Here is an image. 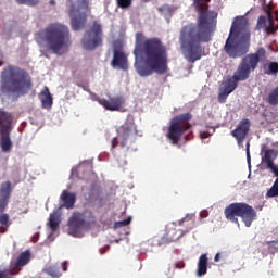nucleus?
I'll return each mask as SVG.
<instances>
[{"mask_svg": "<svg viewBox=\"0 0 278 278\" xmlns=\"http://www.w3.org/2000/svg\"><path fill=\"white\" fill-rule=\"evenodd\" d=\"M210 0H193V5L199 12L198 25L189 24L180 33V43L185 60L197 62L201 60L203 50L200 42H210L216 29V12L207 11Z\"/></svg>", "mask_w": 278, "mask_h": 278, "instance_id": "obj_1", "label": "nucleus"}, {"mask_svg": "<svg viewBox=\"0 0 278 278\" xmlns=\"http://www.w3.org/2000/svg\"><path fill=\"white\" fill-rule=\"evenodd\" d=\"M135 71L139 77H149L152 73L164 75L168 71V54L166 46L159 38H144L141 33L136 34Z\"/></svg>", "mask_w": 278, "mask_h": 278, "instance_id": "obj_2", "label": "nucleus"}, {"mask_svg": "<svg viewBox=\"0 0 278 278\" xmlns=\"http://www.w3.org/2000/svg\"><path fill=\"white\" fill-rule=\"evenodd\" d=\"M36 42L41 51L64 55L71 47V31L62 23H51L36 34Z\"/></svg>", "mask_w": 278, "mask_h": 278, "instance_id": "obj_3", "label": "nucleus"}, {"mask_svg": "<svg viewBox=\"0 0 278 278\" xmlns=\"http://www.w3.org/2000/svg\"><path fill=\"white\" fill-rule=\"evenodd\" d=\"M251 47V30L249 29V21L244 16L235 17L230 34L226 40L225 51L229 58H242L249 53Z\"/></svg>", "mask_w": 278, "mask_h": 278, "instance_id": "obj_4", "label": "nucleus"}, {"mask_svg": "<svg viewBox=\"0 0 278 278\" xmlns=\"http://www.w3.org/2000/svg\"><path fill=\"white\" fill-rule=\"evenodd\" d=\"M29 90H31V78L25 71L12 65L3 70L1 73V92L4 97L14 101Z\"/></svg>", "mask_w": 278, "mask_h": 278, "instance_id": "obj_5", "label": "nucleus"}, {"mask_svg": "<svg viewBox=\"0 0 278 278\" xmlns=\"http://www.w3.org/2000/svg\"><path fill=\"white\" fill-rule=\"evenodd\" d=\"M75 199L77 195L75 193H71L68 191H63L61 194V200L63 204L55 208L52 213H50L48 222L46 223V231L48 236V240L53 242L56 236H60V224L62 223V210L64 207L66 210H72L75 205Z\"/></svg>", "mask_w": 278, "mask_h": 278, "instance_id": "obj_6", "label": "nucleus"}, {"mask_svg": "<svg viewBox=\"0 0 278 278\" xmlns=\"http://www.w3.org/2000/svg\"><path fill=\"white\" fill-rule=\"evenodd\" d=\"M266 60V49L258 48L255 53L247 54L235 72V79L247 81L260 62Z\"/></svg>", "mask_w": 278, "mask_h": 278, "instance_id": "obj_7", "label": "nucleus"}, {"mask_svg": "<svg viewBox=\"0 0 278 278\" xmlns=\"http://www.w3.org/2000/svg\"><path fill=\"white\" fill-rule=\"evenodd\" d=\"M225 216L227 220L236 223L238 227H240V224L238 223L237 216H240L242 218L245 227H251V223H253V220H255L256 218L255 210L245 203L230 204L228 207L225 208Z\"/></svg>", "mask_w": 278, "mask_h": 278, "instance_id": "obj_8", "label": "nucleus"}, {"mask_svg": "<svg viewBox=\"0 0 278 278\" xmlns=\"http://www.w3.org/2000/svg\"><path fill=\"white\" fill-rule=\"evenodd\" d=\"M71 25L74 31H79L86 27V11L88 10V0H68Z\"/></svg>", "mask_w": 278, "mask_h": 278, "instance_id": "obj_9", "label": "nucleus"}, {"mask_svg": "<svg viewBox=\"0 0 278 278\" xmlns=\"http://www.w3.org/2000/svg\"><path fill=\"white\" fill-rule=\"evenodd\" d=\"M103 42V28L98 22H93L85 31L81 45L87 51H93Z\"/></svg>", "mask_w": 278, "mask_h": 278, "instance_id": "obj_10", "label": "nucleus"}, {"mask_svg": "<svg viewBox=\"0 0 278 278\" xmlns=\"http://www.w3.org/2000/svg\"><path fill=\"white\" fill-rule=\"evenodd\" d=\"M184 121H190V113H185L172 119L167 130V138L172 144H177L184 132L190 129V124L184 123Z\"/></svg>", "mask_w": 278, "mask_h": 278, "instance_id": "obj_11", "label": "nucleus"}, {"mask_svg": "<svg viewBox=\"0 0 278 278\" xmlns=\"http://www.w3.org/2000/svg\"><path fill=\"white\" fill-rule=\"evenodd\" d=\"M67 233L73 238H84V233L88 231L90 222L86 218V215L81 213H74L67 223Z\"/></svg>", "mask_w": 278, "mask_h": 278, "instance_id": "obj_12", "label": "nucleus"}, {"mask_svg": "<svg viewBox=\"0 0 278 278\" xmlns=\"http://www.w3.org/2000/svg\"><path fill=\"white\" fill-rule=\"evenodd\" d=\"M118 136L112 140V147L121 144V147H129L134 142V136H136V125H134V119L128 118L127 123L118 128Z\"/></svg>", "mask_w": 278, "mask_h": 278, "instance_id": "obj_13", "label": "nucleus"}, {"mask_svg": "<svg viewBox=\"0 0 278 278\" xmlns=\"http://www.w3.org/2000/svg\"><path fill=\"white\" fill-rule=\"evenodd\" d=\"M124 47V40H116L113 43V59L111 61V66L117 71H127V68H129L127 54H125V50H123Z\"/></svg>", "mask_w": 278, "mask_h": 278, "instance_id": "obj_14", "label": "nucleus"}, {"mask_svg": "<svg viewBox=\"0 0 278 278\" xmlns=\"http://www.w3.org/2000/svg\"><path fill=\"white\" fill-rule=\"evenodd\" d=\"M278 150L267 149L264 152V156L262 157L263 164H266L267 168H270L271 173L277 177L271 188L267 191V197L273 195L278 189V166L275 165V160H277Z\"/></svg>", "mask_w": 278, "mask_h": 278, "instance_id": "obj_15", "label": "nucleus"}, {"mask_svg": "<svg viewBox=\"0 0 278 278\" xmlns=\"http://www.w3.org/2000/svg\"><path fill=\"white\" fill-rule=\"evenodd\" d=\"M238 81H242V80L236 79V73L233 74L232 77L224 78L222 86L219 88V94H218L219 103H225V101H227V97H229L231 92H233V90L238 88Z\"/></svg>", "mask_w": 278, "mask_h": 278, "instance_id": "obj_16", "label": "nucleus"}, {"mask_svg": "<svg viewBox=\"0 0 278 278\" xmlns=\"http://www.w3.org/2000/svg\"><path fill=\"white\" fill-rule=\"evenodd\" d=\"M98 103L103 105L105 110H110L111 112H121L123 106L125 105V98L123 96H114L110 97L108 100L99 99Z\"/></svg>", "mask_w": 278, "mask_h": 278, "instance_id": "obj_17", "label": "nucleus"}, {"mask_svg": "<svg viewBox=\"0 0 278 278\" xmlns=\"http://www.w3.org/2000/svg\"><path fill=\"white\" fill-rule=\"evenodd\" d=\"M249 127H251L249 119H242L237 128L232 131V136L236 138L239 147H242V142H244V138H247V134H249Z\"/></svg>", "mask_w": 278, "mask_h": 278, "instance_id": "obj_18", "label": "nucleus"}, {"mask_svg": "<svg viewBox=\"0 0 278 278\" xmlns=\"http://www.w3.org/2000/svg\"><path fill=\"white\" fill-rule=\"evenodd\" d=\"M267 20L265 16H261L258 18L257 28L265 29L267 34H275V24L273 20V13H270V11H267Z\"/></svg>", "mask_w": 278, "mask_h": 278, "instance_id": "obj_19", "label": "nucleus"}, {"mask_svg": "<svg viewBox=\"0 0 278 278\" xmlns=\"http://www.w3.org/2000/svg\"><path fill=\"white\" fill-rule=\"evenodd\" d=\"M39 100L41 102V108L45 110H51L53 106V96H51L49 87H43V90L39 93Z\"/></svg>", "mask_w": 278, "mask_h": 278, "instance_id": "obj_20", "label": "nucleus"}, {"mask_svg": "<svg viewBox=\"0 0 278 278\" xmlns=\"http://www.w3.org/2000/svg\"><path fill=\"white\" fill-rule=\"evenodd\" d=\"M1 131H10L12 129V115L5 111L0 112Z\"/></svg>", "mask_w": 278, "mask_h": 278, "instance_id": "obj_21", "label": "nucleus"}, {"mask_svg": "<svg viewBox=\"0 0 278 278\" xmlns=\"http://www.w3.org/2000/svg\"><path fill=\"white\" fill-rule=\"evenodd\" d=\"M0 147L3 153H8L12 149V140H10V130L1 131V142Z\"/></svg>", "mask_w": 278, "mask_h": 278, "instance_id": "obj_22", "label": "nucleus"}, {"mask_svg": "<svg viewBox=\"0 0 278 278\" xmlns=\"http://www.w3.org/2000/svg\"><path fill=\"white\" fill-rule=\"evenodd\" d=\"M197 275L199 277H203L207 275V255L206 254H202L199 258Z\"/></svg>", "mask_w": 278, "mask_h": 278, "instance_id": "obj_23", "label": "nucleus"}, {"mask_svg": "<svg viewBox=\"0 0 278 278\" xmlns=\"http://www.w3.org/2000/svg\"><path fill=\"white\" fill-rule=\"evenodd\" d=\"M12 194V182L7 180L0 185V199L8 201Z\"/></svg>", "mask_w": 278, "mask_h": 278, "instance_id": "obj_24", "label": "nucleus"}, {"mask_svg": "<svg viewBox=\"0 0 278 278\" xmlns=\"http://www.w3.org/2000/svg\"><path fill=\"white\" fill-rule=\"evenodd\" d=\"M29 260H31V253H29V251L22 252L15 262V267L27 266Z\"/></svg>", "mask_w": 278, "mask_h": 278, "instance_id": "obj_25", "label": "nucleus"}, {"mask_svg": "<svg viewBox=\"0 0 278 278\" xmlns=\"http://www.w3.org/2000/svg\"><path fill=\"white\" fill-rule=\"evenodd\" d=\"M181 231H178V233L168 232L167 235H164L162 238V244H170V242H177L180 238H182Z\"/></svg>", "mask_w": 278, "mask_h": 278, "instance_id": "obj_26", "label": "nucleus"}, {"mask_svg": "<svg viewBox=\"0 0 278 278\" xmlns=\"http://www.w3.org/2000/svg\"><path fill=\"white\" fill-rule=\"evenodd\" d=\"M10 222V216L8 214L0 215V233H5L8 231V223Z\"/></svg>", "mask_w": 278, "mask_h": 278, "instance_id": "obj_27", "label": "nucleus"}, {"mask_svg": "<svg viewBox=\"0 0 278 278\" xmlns=\"http://www.w3.org/2000/svg\"><path fill=\"white\" fill-rule=\"evenodd\" d=\"M45 273H47V275H50V277H52V278H60L62 275V274H60V269H59L58 265L47 267L45 269Z\"/></svg>", "mask_w": 278, "mask_h": 278, "instance_id": "obj_28", "label": "nucleus"}, {"mask_svg": "<svg viewBox=\"0 0 278 278\" xmlns=\"http://www.w3.org/2000/svg\"><path fill=\"white\" fill-rule=\"evenodd\" d=\"M159 12H161V14L168 21V18L173 16V12H175V10L165 4L159 9Z\"/></svg>", "mask_w": 278, "mask_h": 278, "instance_id": "obj_29", "label": "nucleus"}, {"mask_svg": "<svg viewBox=\"0 0 278 278\" xmlns=\"http://www.w3.org/2000/svg\"><path fill=\"white\" fill-rule=\"evenodd\" d=\"M269 105H278V86L268 96Z\"/></svg>", "mask_w": 278, "mask_h": 278, "instance_id": "obj_30", "label": "nucleus"}, {"mask_svg": "<svg viewBox=\"0 0 278 278\" xmlns=\"http://www.w3.org/2000/svg\"><path fill=\"white\" fill-rule=\"evenodd\" d=\"M16 31V24L12 23V24H5L4 26V36H12V34H15Z\"/></svg>", "mask_w": 278, "mask_h": 278, "instance_id": "obj_31", "label": "nucleus"}, {"mask_svg": "<svg viewBox=\"0 0 278 278\" xmlns=\"http://www.w3.org/2000/svg\"><path fill=\"white\" fill-rule=\"evenodd\" d=\"M131 223V216H129L127 219L115 222L114 229H121V227H127Z\"/></svg>", "mask_w": 278, "mask_h": 278, "instance_id": "obj_32", "label": "nucleus"}, {"mask_svg": "<svg viewBox=\"0 0 278 278\" xmlns=\"http://www.w3.org/2000/svg\"><path fill=\"white\" fill-rule=\"evenodd\" d=\"M277 73H278V63L277 62L269 63L267 75H277Z\"/></svg>", "mask_w": 278, "mask_h": 278, "instance_id": "obj_33", "label": "nucleus"}, {"mask_svg": "<svg viewBox=\"0 0 278 278\" xmlns=\"http://www.w3.org/2000/svg\"><path fill=\"white\" fill-rule=\"evenodd\" d=\"M21 5H38L39 0H15Z\"/></svg>", "mask_w": 278, "mask_h": 278, "instance_id": "obj_34", "label": "nucleus"}, {"mask_svg": "<svg viewBox=\"0 0 278 278\" xmlns=\"http://www.w3.org/2000/svg\"><path fill=\"white\" fill-rule=\"evenodd\" d=\"M117 1V5L119 8H129V5H131V0H116Z\"/></svg>", "mask_w": 278, "mask_h": 278, "instance_id": "obj_35", "label": "nucleus"}, {"mask_svg": "<svg viewBox=\"0 0 278 278\" xmlns=\"http://www.w3.org/2000/svg\"><path fill=\"white\" fill-rule=\"evenodd\" d=\"M245 147H247V148H245L247 162H248L249 168H251V152H250V150H249V147H250L249 142H247V146H245Z\"/></svg>", "mask_w": 278, "mask_h": 278, "instance_id": "obj_36", "label": "nucleus"}, {"mask_svg": "<svg viewBox=\"0 0 278 278\" xmlns=\"http://www.w3.org/2000/svg\"><path fill=\"white\" fill-rule=\"evenodd\" d=\"M212 134H214V127H211V129L208 131H203L200 132V138L201 140H205V136H212Z\"/></svg>", "mask_w": 278, "mask_h": 278, "instance_id": "obj_37", "label": "nucleus"}, {"mask_svg": "<svg viewBox=\"0 0 278 278\" xmlns=\"http://www.w3.org/2000/svg\"><path fill=\"white\" fill-rule=\"evenodd\" d=\"M7 205H8V200H3V198H0V214L5 210Z\"/></svg>", "mask_w": 278, "mask_h": 278, "instance_id": "obj_38", "label": "nucleus"}, {"mask_svg": "<svg viewBox=\"0 0 278 278\" xmlns=\"http://www.w3.org/2000/svg\"><path fill=\"white\" fill-rule=\"evenodd\" d=\"M0 278H10V270L0 271Z\"/></svg>", "mask_w": 278, "mask_h": 278, "instance_id": "obj_39", "label": "nucleus"}, {"mask_svg": "<svg viewBox=\"0 0 278 278\" xmlns=\"http://www.w3.org/2000/svg\"><path fill=\"white\" fill-rule=\"evenodd\" d=\"M278 197V188L276 189V191H274V193L269 197L270 199Z\"/></svg>", "mask_w": 278, "mask_h": 278, "instance_id": "obj_40", "label": "nucleus"}, {"mask_svg": "<svg viewBox=\"0 0 278 278\" xmlns=\"http://www.w3.org/2000/svg\"><path fill=\"white\" fill-rule=\"evenodd\" d=\"M62 266H63V270H64V273H66V270H67V267H66V261H65V262H63Z\"/></svg>", "mask_w": 278, "mask_h": 278, "instance_id": "obj_41", "label": "nucleus"}, {"mask_svg": "<svg viewBox=\"0 0 278 278\" xmlns=\"http://www.w3.org/2000/svg\"><path fill=\"white\" fill-rule=\"evenodd\" d=\"M91 197H92V193H86V192H85V198H86V199H90Z\"/></svg>", "mask_w": 278, "mask_h": 278, "instance_id": "obj_42", "label": "nucleus"}, {"mask_svg": "<svg viewBox=\"0 0 278 278\" xmlns=\"http://www.w3.org/2000/svg\"><path fill=\"white\" fill-rule=\"evenodd\" d=\"M200 216H201V218H205V216H207V215L205 214V212H201Z\"/></svg>", "mask_w": 278, "mask_h": 278, "instance_id": "obj_43", "label": "nucleus"}, {"mask_svg": "<svg viewBox=\"0 0 278 278\" xmlns=\"http://www.w3.org/2000/svg\"><path fill=\"white\" fill-rule=\"evenodd\" d=\"M214 260H215L216 262H218V261L220 260L219 254H216Z\"/></svg>", "mask_w": 278, "mask_h": 278, "instance_id": "obj_44", "label": "nucleus"}, {"mask_svg": "<svg viewBox=\"0 0 278 278\" xmlns=\"http://www.w3.org/2000/svg\"><path fill=\"white\" fill-rule=\"evenodd\" d=\"M55 4V0H50V5H54Z\"/></svg>", "mask_w": 278, "mask_h": 278, "instance_id": "obj_45", "label": "nucleus"}, {"mask_svg": "<svg viewBox=\"0 0 278 278\" xmlns=\"http://www.w3.org/2000/svg\"><path fill=\"white\" fill-rule=\"evenodd\" d=\"M76 170L75 169H72V174L75 175Z\"/></svg>", "mask_w": 278, "mask_h": 278, "instance_id": "obj_46", "label": "nucleus"}, {"mask_svg": "<svg viewBox=\"0 0 278 278\" xmlns=\"http://www.w3.org/2000/svg\"><path fill=\"white\" fill-rule=\"evenodd\" d=\"M78 170H81V165H80V166H78Z\"/></svg>", "mask_w": 278, "mask_h": 278, "instance_id": "obj_47", "label": "nucleus"}, {"mask_svg": "<svg viewBox=\"0 0 278 278\" xmlns=\"http://www.w3.org/2000/svg\"><path fill=\"white\" fill-rule=\"evenodd\" d=\"M143 1H151V0H143Z\"/></svg>", "mask_w": 278, "mask_h": 278, "instance_id": "obj_48", "label": "nucleus"}]
</instances>
